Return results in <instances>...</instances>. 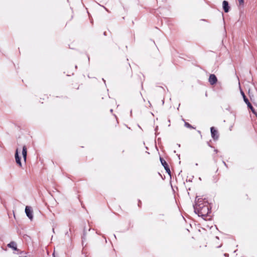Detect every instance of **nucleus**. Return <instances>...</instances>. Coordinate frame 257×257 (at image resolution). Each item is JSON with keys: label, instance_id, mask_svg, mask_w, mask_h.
Instances as JSON below:
<instances>
[{"label": "nucleus", "instance_id": "nucleus-11", "mask_svg": "<svg viewBox=\"0 0 257 257\" xmlns=\"http://www.w3.org/2000/svg\"><path fill=\"white\" fill-rule=\"evenodd\" d=\"M240 6H243L244 3L243 0H238Z\"/></svg>", "mask_w": 257, "mask_h": 257}, {"label": "nucleus", "instance_id": "nucleus-8", "mask_svg": "<svg viewBox=\"0 0 257 257\" xmlns=\"http://www.w3.org/2000/svg\"><path fill=\"white\" fill-rule=\"evenodd\" d=\"M8 246L12 248H13V249L14 250H17V244L16 243V242H14V241H12L10 243H9L8 244Z\"/></svg>", "mask_w": 257, "mask_h": 257}, {"label": "nucleus", "instance_id": "nucleus-4", "mask_svg": "<svg viewBox=\"0 0 257 257\" xmlns=\"http://www.w3.org/2000/svg\"><path fill=\"white\" fill-rule=\"evenodd\" d=\"M211 136L214 139H216L218 137V132L217 130H216L214 127H211Z\"/></svg>", "mask_w": 257, "mask_h": 257}, {"label": "nucleus", "instance_id": "nucleus-2", "mask_svg": "<svg viewBox=\"0 0 257 257\" xmlns=\"http://www.w3.org/2000/svg\"><path fill=\"white\" fill-rule=\"evenodd\" d=\"M241 95L243 96L244 101L245 102V103L247 105L248 107L251 110V111L253 112H254V109L253 108V107L252 106V105L250 104V103L249 102V101L247 99V98L246 97L244 93L242 91H241Z\"/></svg>", "mask_w": 257, "mask_h": 257}, {"label": "nucleus", "instance_id": "nucleus-6", "mask_svg": "<svg viewBox=\"0 0 257 257\" xmlns=\"http://www.w3.org/2000/svg\"><path fill=\"white\" fill-rule=\"evenodd\" d=\"M223 8L224 11L225 13H227L229 11V7L228 6V3L227 1H224L222 3Z\"/></svg>", "mask_w": 257, "mask_h": 257}, {"label": "nucleus", "instance_id": "nucleus-3", "mask_svg": "<svg viewBox=\"0 0 257 257\" xmlns=\"http://www.w3.org/2000/svg\"><path fill=\"white\" fill-rule=\"evenodd\" d=\"M208 81L211 85H214L217 82V79L214 74H210Z\"/></svg>", "mask_w": 257, "mask_h": 257}, {"label": "nucleus", "instance_id": "nucleus-1", "mask_svg": "<svg viewBox=\"0 0 257 257\" xmlns=\"http://www.w3.org/2000/svg\"><path fill=\"white\" fill-rule=\"evenodd\" d=\"M25 212L27 216L29 218L30 220H32L33 218V211L31 208L29 206H27L25 208Z\"/></svg>", "mask_w": 257, "mask_h": 257}, {"label": "nucleus", "instance_id": "nucleus-10", "mask_svg": "<svg viewBox=\"0 0 257 257\" xmlns=\"http://www.w3.org/2000/svg\"><path fill=\"white\" fill-rule=\"evenodd\" d=\"M185 126L188 128H193V127L188 122L185 123Z\"/></svg>", "mask_w": 257, "mask_h": 257}, {"label": "nucleus", "instance_id": "nucleus-5", "mask_svg": "<svg viewBox=\"0 0 257 257\" xmlns=\"http://www.w3.org/2000/svg\"><path fill=\"white\" fill-rule=\"evenodd\" d=\"M15 159L16 163L20 166H22V163L21 162L20 158L19 156L18 149L16 150L15 153Z\"/></svg>", "mask_w": 257, "mask_h": 257}, {"label": "nucleus", "instance_id": "nucleus-7", "mask_svg": "<svg viewBox=\"0 0 257 257\" xmlns=\"http://www.w3.org/2000/svg\"><path fill=\"white\" fill-rule=\"evenodd\" d=\"M27 153V148L25 146H24L23 147L22 155H23V158H24V160L25 161H26Z\"/></svg>", "mask_w": 257, "mask_h": 257}, {"label": "nucleus", "instance_id": "nucleus-9", "mask_svg": "<svg viewBox=\"0 0 257 257\" xmlns=\"http://www.w3.org/2000/svg\"><path fill=\"white\" fill-rule=\"evenodd\" d=\"M160 160H161V162L162 165L164 166V168H165V169L167 171H168V170L170 171L168 167V165H167V163L166 162V161L164 160H163V159H162L161 158H160Z\"/></svg>", "mask_w": 257, "mask_h": 257}]
</instances>
